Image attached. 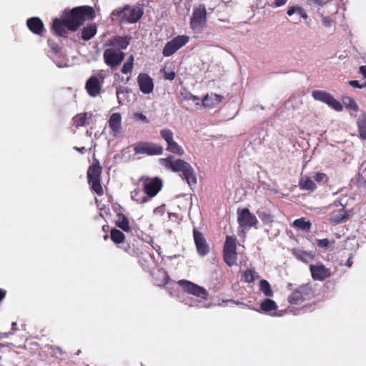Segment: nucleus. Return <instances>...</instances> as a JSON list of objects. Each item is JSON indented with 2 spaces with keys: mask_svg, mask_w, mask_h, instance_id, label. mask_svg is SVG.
I'll use <instances>...</instances> for the list:
<instances>
[{
  "mask_svg": "<svg viewBox=\"0 0 366 366\" xmlns=\"http://www.w3.org/2000/svg\"><path fill=\"white\" fill-rule=\"evenodd\" d=\"M310 269L312 278L315 280L322 281L331 275L330 269L326 267L321 262L310 264Z\"/></svg>",
  "mask_w": 366,
  "mask_h": 366,
  "instance_id": "a211bd4d",
  "label": "nucleus"
},
{
  "mask_svg": "<svg viewBox=\"0 0 366 366\" xmlns=\"http://www.w3.org/2000/svg\"><path fill=\"white\" fill-rule=\"evenodd\" d=\"M97 34V26L94 24H90L82 29L81 38L84 41H88L93 38Z\"/></svg>",
  "mask_w": 366,
  "mask_h": 366,
  "instance_id": "c85d7f7f",
  "label": "nucleus"
},
{
  "mask_svg": "<svg viewBox=\"0 0 366 366\" xmlns=\"http://www.w3.org/2000/svg\"><path fill=\"white\" fill-rule=\"evenodd\" d=\"M131 198L138 204H143L150 200L144 190L139 188L135 189L131 192Z\"/></svg>",
  "mask_w": 366,
  "mask_h": 366,
  "instance_id": "a878e982",
  "label": "nucleus"
},
{
  "mask_svg": "<svg viewBox=\"0 0 366 366\" xmlns=\"http://www.w3.org/2000/svg\"><path fill=\"white\" fill-rule=\"evenodd\" d=\"M320 16L322 18V25L325 27L330 28L332 26L334 23V20L330 18L329 16H327L325 14V11H322V12L320 13Z\"/></svg>",
  "mask_w": 366,
  "mask_h": 366,
  "instance_id": "37998d69",
  "label": "nucleus"
},
{
  "mask_svg": "<svg viewBox=\"0 0 366 366\" xmlns=\"http://www.w3.org/2000/svg\"><path fill=\"white\" fill-rule=\"evenodd\" d=\"M292 226L302 231L308 232L311 229L312 223L310 221H307L305 218H300L293 222Z\"/></svg>",
  "mask_w": 366,
  "mask_h": 366,
  "instance_id": "c756f323",
  "label": "nucleus"
},
{
  "mask_svg": "<svg viewBox=\"0 0 366 366\" xmlns=\"http://www.w3.org/2000/svg\"><path fill=\"white\" fill-rule=\"evenodd\" d=\"M176 76V74L173 71H164V77L167 80H173Z\"/></svg>",
  "mask_w": 366,
  "mask_h": 366,
  "instance_id": "8fccbe9b",
  "label": "nucleus"
},
{
  "mask_svg": "<svg viewBox=\"0 0 366 366\" xmlns=\"http://www.w3.org/2000/svg\"><path fill=\"white\" fill-rule=\"evenodd\" d=\"M334 242H335L333 240L331 241L328 239H317L318 247L322 249H327L329 247L333 244Z\"/></svg>",
  "mask_w": 366,
  "mask_h": 366,
  "instance_id": "c03bdc74",
  "label": "nucleus"
},
{
  "mask_svg": "<svg viewBox=\"0 0 366 366\" xmlns=\"http://www.w3.org/2000/svg\"><path fill=\"white\" fill-rule=\"evenodd\" d=\"M109 127L114 135H117L122 130V116L119 113H113L108 121Z\"/></svg>",
  "mask_w": 366,
  "mask_h": 366,
  "instance_id": "5701e85b",
  "label": "nucleus"
},
{
  "mask_svg": "<svg viewBox=\"0 0 366 366\" xmlns=\"http://www.w3.org/2000/svg\"><path fill=\"white\" fill-rule=\"evenodd\" d=\"M300 186L302 189L313 191L316 188L315 182L308 177L304 176L300 180Z\"/></svg>",
  "mask_w": 366,
  "mask_h": 366,
  "instance_id": "7c9ffc66",
  "label": "nucleus"
},
{
  "mask_svg": "<svg viewBox=\"0 0 366 366\" xmlns=\"http://www.w3.org/2000/svg\"><path fill=\"white\" fill-rule=\"evenodd\" d=\"M287 312H290V313H293L294 315H297L298 314L299 312H293L292 310L290 309H287Z\"/></svg>",
  "mask_w": 366,
  "mask_h": 366,
  "instance_id": "69168bd1",
  "label": "nucleus"
},
{
  "mask_svg": "<svg viewBox=\"0 0 366 366\" xmlns=\"http://www.w3.org/2000/svg\"><path fill=\"white\" fill-rule=\"evenodd\" d=\"M300 11H296L295 14H297V15H299L300 17H302V19H307L308 16L307 14V13L305 12V11L300 6Z\"/></svg>",
  "mask_w": 366,
  "mask_h": 366,
  "instance_id": "864d4df0",
  "label": "nucleus"
},
{
  "mask_svg": "<svg viewBox=\"0 0 366 366\" xmlns=\"http://www.w3.org/2000/svg\"><path fill=\"white\" fill-rule=\"evenodd\" d=\"M222 99L223 97L221 95L213 93L207 94L203 97L202 104L206 108L212 109L218 105Z\"/></svg>",
  "mask_w": 366,
  "mask_h": 366,
  "instance_id": "4be33fe9",
  "label": "nucleus"
},
{
  "mask_svg": "<svg viewBox=\"0 0 366 366\" xmlns=\"http://www.w3.org/2000/svg\"><path fill=\"white\" fill-rule=\"evenodd\" d=\"M331 12L333 14H336L337 12V8L335 6H333L332 9H331Z\"/></svg>",
  "mask_w": 366,
  "mask_h": 366,
  "instance_id": "e2e57ef3",
  "label": "nucleus"
},
{
  "mask_svg": "<svg viewBox=\"0 0 366 366\" xmlns=\"http://www.w3.org/2000/svg\"><path fill=\"white\" fill-rule=\"evenodd\" d=\"M134 57L133 55H130L126 62L123 64L122 68V72L124 74L131 73L134 66Z\"/></svg>",
  "mask_w": 366,
  "mask_h": 366,
  "instance_id": "58836bf2",
  "label": "nucleus"
},
{
  "mask_svg": "<svg viewBox=\"0 0 366 366\" xmlns=\"http://www.w3.org/2000/svg\"><path fill=\"white\" fill-rule=\"evenodd\" d=\"M329 209H332L329 219L331 224H338L347 219L348 213L342 203L335 202L332 205L329 206Z\"/></svg>",
  "mask_w": 366,
  "mask_h": 366,
  "instance_id": "f3484780",
  "label": "nucleus"
},
{
  "mask_svg": "<svg viewBox=\"0 0 366 366\" xmlns=\"http://www.w3.org/2000/svg\"><path fill=\"white\" fill-rule=\"evenodd\" d=\"M49 353L51 356L59 358V356L62 354V351L59 347H54L52 346H47V354Z\"/></svg>",
  "mask_w": 366,
  "mask_h": 366,
  "instance_id": "a18cd8bd",
  "label": "nucleus"
},
{
  "mask_svg": "<svg viewBox=\"0 0 366 366\" xmlns=\"http://www.w3.org/2000/svg\"><path fill=\"white\" fill-rule=\"evenodd\" d=\"M178 285H180L184 290V292L194 295L198 298L199 300H185V304L188 305L190 307H209V304L204 302V300L207 299L208 292L207 291L202 287H200L190 281L181 280L178 282Z\"/></svg>",
  "mask_w": 366,
  "mask_h": 366,
  "instance_id": "20e7f679",
  "label": "nucleus"
},
{
  "mask_svg": "<svg viewBox=\"0 0 366 366\" xmlns=\"http://www.w3.org/2000/svg\"><path fill=\"white\" fill-rule=\"evenodd\" d=\"M207 22V11L204 6L194 9L190 19V26L193 31L200 32L205 26Z\"/></svg>",
  "mask_w": 366,
  "mask_h": 366,
  "instance_id": "9d476101",
  "label": "nucleus"
},
{
  "mask_svg": "<svg viewBox=\"0 0 366 366\" xmlns=\"http://www.w3.org/2000/svg\"><path fill=\"white\" fill-rule=\"evenodd\" d=\"M348 84L353 88L363 89L366 87V81L360 82L357 80H351Z\"/></svg>",
  "mask_w": 366,
  "mask_h": 366,
  "instance_id": "49530a36",
  "label": "nucleus"
},
{
  "mask_svg": "<svg viewBox=\"0 0 366 366\" xmlns=\"http://www.w3.org/2000/svg\"><path fill=\"white\" fill-rule=\"evenodd\" d=\"M91 118L92 114L90 113H80L73 118V126H74L76 129L80 127H84L89 124Z\"/></svg>",
  "mask_w": 366,
  "mask_h": 366,
  "instance_id": "393cba45",
  "label": "nucleus"
},
{
  "mask_svg": "<svg viewBox=\"0 0 366 366\" xmlns=\"http://www.w3.org/2000/svg\"><path fill=\"white\" fill-rule=\"evenodd\" d=\"M130 89L126 86H118L116 89L117 99L119 104H122L129 93Z\"/></svg>",
  "mask_w": 366,
  "mask_h": 366,
  "instance_id": "2f4dec72",
  "label": "nucleus"
},
{
  "mask_svg": "<svg viewBox=\"0 0 366 366\" xmlns=\"http://www.w3.org/2000/svg\"><path fill=\"white\" fill-rule=\"evenodd\" d=\"M133 118L137 120V121H140V122H144V123H147L148 122V119H147V117L143 114L142 113H134L133 114Z\"/></svg>",
  "mask_w": 366,
  "mask_h": 366,
  "instance_id": "09e8293b",
  "label": "nucleus"
},
{
  "mask_svg": "<svg viewBox=\"0 0 366 366\" xmlns=\"http://www.w3.org/2000/svg\"><path fill=\"white\" fill-rule=\"evenodd\" d=\"M143 14L142 11L139 7H132L126 6L112 11V16H117L122 23L134 24L137 22Z\"/></svg>",
  "mask_w": 366,
  "mask_h": 366,
  "instance_id": "39448f33",
  "label": "nucleus"
},
{
  "mask_svg": "<svg viewBox=\"0 0 366 366\" xmlns=\"http://www.w3.org/2000/svg\"><path fill=\"white\" fill-rule=\"evenodd\" d=\"M110 237L112 240L116 244L122 243L125 238L124 234L117 229H112Z\"/></svg>",
  "mask_w": 366,
  "mask_h": 366,
  "instance_id": "e433bc0d",
  "label": "nucleus"
},
{
  "mask_svg": "<svg viewBox=\"0 0 366 366\" xmlns=\"http://www.w3.org/2000/svg\"><path fill=\"white\" fill-rule=\"evenodd\" d=\"M300 11V6H290L288 8L287 11V14L288 16H292L293 14H295L296 11Z\"/></svg>",
  "mask_w": 366,
  "mask_h": 366,
  "instance_id": "3c124183",
  "label": "nucleus"
},
{
  "mask_svg": "<svg viewBox=\"0 0 366 366\" xmlns=\"http://www.w3.org/2000/svg\"><path fill=\"white\" fill-rule=\"evenodd\" d=\"M311 3H313L317 5H322L324 4L327 3L330 0H308Z\"/></svg>",
  "mask_w": 366,
  "mask_h": 366,
  "instance_id": "4d7b16f0",
  "label": "nucleus"
},
{
  "mask_svg": "<svg viewBox=\"0 0 366 366\" xmlns=\"http://www.w3.org/2000/svg\"><path fill=\"white\" fill-rule=\"evenodd\" d=\"M312 96L315 100L327 104L337 112H342L343 110V105L341 102L327 92L315 90L312 92Z\"/></svg>",
  "mask_w": 366,
  "mask_h": 366,
  "instance_id": "f8f14e48",
  "label": "nucleus"
},
{
  "mask_svg": "<svg viewBox=\"0 0 366 366\" xmlns=\"http://www.w3.org/2000/svg\"><path fill=\"white\" fill-rule=\"evenodd\" d=\"M352 264V261L350 259V258H349L347 261V267H351Z\"/></svg>",
  "mask_w": 366,
  "mask_h": 366,
  "instance_id": "0e129e2a",
  "label": "nucleus"
},
{
  "mask_svg": "<svg viewBox=\"0 0 366 366\" xmlns=\"http://www.w3.org/2000/svg\"><path fill=\"white\" fill-rule=\"evenodd\" d=\"M259 290L266 297H272L273 295V291L271 289V286H270L269 283L265 280H260Z\"/></svg>",
  "mask_w": 366,
  "mask_h": 366,
  "instance_id": "f704fd0d",
  "label": "nucleus"
},
{
  "mask_svg": "<svg viewBox=\"0 0 366 366\" xmlns=\"http://www.w3.org/2000/svg\"><path fill=\"white\" fill-rule=\"evenodd\" d=\"M305 307L306 306H304L301 309L297 310V311L300 312V310H304Z\"/></svg>",
  "mask_w": 366,
  "mask_h": 366,
  "instance_id": "774afa93",
  "label": "nucleus"
},
{
  "mask_svg": "<svg viewBox=\"0 0 366 366\" xmlns=\"http://www.w3.org/2000/svg\"><path fill=\"white\" fill-rule=\"evenodd\" d=\"M133 147L136 154L159 155L163 152L161 146L152 142H138Z\"/></svg>",
  "mask_w": 366,
  "mask_h": 366,
  "instance_id": "dca6fc26",
  "label": "nucleus"
},
{
  "mask_svg": "<svg viewBox=\"0 0 366 366\" xmlns=\"http://www.w3.org/2000/svg\"><path fill=\"white\" fill-rule=\"evenodd\" d=\"M94 10L89 6H81L63 11L61 18L53 20L51 31L59 36L66 38L69 31H76L86 20L94 19Z\"/></svg>",
  "mask_w": 366,
  "mask_h": 366,
  "instance_id": "f257e3e1",
  "label": "nucleus"
},
{
  "mask_svg": "<svg viewBox=\"0 0 366 366\" xmlns=\"http://www.w3.org/2000/svg\"><path fill=\"white\" fill-rule=\"evenodd\" d=\"M313 292L311 287L308 285H304L294 290L288 296V302L292 305H298L305 300L312 297Z\"/></svg>",
  "mask_w": 366,
  "mask_h": 366,
  "instance_id": "1a4fd4ad",
  "label": "nucleus"
},
{
  "mask_svg": "<svg viewBox=\"0 0 366 366\" xmlns=\"http://www.w3.org/2000/svg\"><path fill=\"white\" fill-rule=\"evenodd\" d=\"M104 75L99 72L92 76L86 82L85 89L89 96L92 97H97L102 90L104 84Z\"/></svg>",
  "mask_w": 366,
  "mask_h": 366,
  "instance_id": "4468645a",
  "label": "nucleus"
},
{
  "mask_svg": "<svg viewBox=\"0 0 366 366\" xmlns=\"http://www.w3.org/2000/svg\"><path fill=\"white\" fill-rule=\"evenodd\" d=\"M278 308L277 303L269 298L262 301L260 303V310L269 315H276V311Z\"/></svg>",
  "mask_w": 366,
  "mask_h": 366,
  "instance_id": "b1692460",
  "label": "nucleus"
},
{
  "mask_svg": "<svg viewBox=\"0 0 366 366\" xmlns=\"http://www.w3.org/2000/svg\"><path fill=\"white\" fill-rule=\"evenodd\" d=\"M159 274H160L162 276V277H163V280H162V283L163 285L167 284V283L168 282V281H169V276L167 275V274L164 271L159 272Z\"/></svg>",
  "mask_w": 366,
  "mask_h": 366,
  "instance_id": "6e6d98bb",
  "label": "nucleus"
},
{
  "mask_svg": "<svg viewBox=\"0 0 366 366\" xmlns=\"http://www.w3.org/2000/svg\"><path fill=\"white\" fill-rule=\"evenodd\" d=\"M236 239L227 236L224 246V259L229 266L237 263Z\"/></svg>",
  "mask_w": 366,
  "mask_h": 366,
  "instance_id": "2eb2a0df",
  "label": "nucleus"
},
{
  "mask_svg": "<svg viewBox=\"0 0 366 366\" xmlns=\"http://www.w3.org/2000/svg\"><path fill=\"white\" fill-rule=\"evenodd\" d=\"M312 96L315 100L327 104L337 112H342L343 110V105L341 102L327 92L315 90L312 92Z\"/></svg>",
  "mask_w": 366,
  "mask_h": 366,
  "instance_id": "9b49d317",
  "label": "nucleus"
},
{
  "mask_svg": "<svg viewBox=\"0 0 366 366\" xmlns=\"http://www.w3.org/2000/svg\"><path fill=\"white\" fill-rule=\"evenodd\" d=\"M358 182L366 184V161L364 162L359 169Z\"/></svg>",
  "mask_w": 366,
  "mask_h": 366,
  "instance_id": "79ce46f5",
  "label": "nucleus"
},
{
  "mask_svg": "<svg viewBox=\"0 0 366 366\" xmlns=\"http://www.w3.org/2000/svg\"><path fill=\"white\" fill-rule=\"evenodd\" d=\"M257 277V272L252 269H249L242 273V278L244 282H253L255 278Z\"/></svg>",
  "mask_w": 366,
  "mask_h": 366,
  "instance_id": "ea45409f",
  "label": "nucleus"
},
{
  "mask_svg": "<svg viewBox=\"0 0 366 366\" xmlns=\"http://www.w3.org/2000/svg\"><path fill=\"white\" fill-rule=\"evenodd\" d=\"M26 25L29 29L34 34H41L44 28V22L38 17H31L26 21Z\"/></svg>",
  "mask_w": 366,
  "mask_h": 366,
  "instance_id": "412c9836",
  "label": "nucleus"
},
{
  "mask_svg": "<svg viewBox=\"0 0 366 366\" xmlns=\"http://www.w3.org/2000/svg\"><path fill=\"white\" fill-rule=\"evenodd\" d=\"M5 296V292L0 289V301L4 299Z\"/></svg>",
  "mask_w": 366,
  "mask_h": 366,
  "instance_id": "052dcab7",
  "label": "nucleus"
},
{
  "mask_svg": "<svg viewBox=\"0 0 366 366\" xmlns=\"http://www.w3.org/2000/svg\"><path fill=\"white\" fill-rule=\"evenodd\" d=\"M74 149L77 150L78 152H79L81 153H84L85 151V147H75Z\"/></svg>",
  "mask_w": 366,
  "mask_h": 366,
  "instance_id": "bf43d9fd",
  "label": "nucleus"
},
{
  "mask_svg": "<svg viewBox=\"0 0 366 366\" xmlns=\"http://www.w3.org/2000/svg\"><path fill=\"white\" fill-rule=\"evenodd\" d=\"M342 103L345 107L351 112H357L359 109L358 105L355 101L350 97H344L342 98Z\"/></svg>",
  "mask_w": 366,
  "mask_h": 366,
  "instance_id": "72a5a7b5",
  "label": "nucleus"
},
{
  "mask_svg": "<svg viewBox=\"0 0 366 366\" xmlns=\"http://www.w3.org/2000/svg\"><path fill=\"white\" fill-rule=\"evenodd\" d=\"M130 38L128 36H115L109 39L105 44L103 54L104 63L114 68L123 61L125 54L122 51L129 46Z\"/></svg>",
  "mask_w": 366,
  "mask_h": 366,
  "instance_id": "f03ea898",
  "label": "nucleus"
},
{
  "mask_svg": "<svg viewBox=\"0 0 366 366\" xmlns=\"http://www.w3.org/2000/svg\"><path fill=\"white\" fill-rule=\"evenodd\" d=\"M314 178L318 183L325 182L327 179L326 174L322 172H317Z\"/></svg>",
  "mask_w": 366,
  "mask_h": 366,
  "instance_id": "de8ad7c7",
  "label": "nucleus"
},
{
  "mask_svg": "<svg viewBox=\"0 0 366 366\" xmlns=\"http://www.w3.org/2000/svg\"><path fill=\"white\" fill-rule=\"evenodd\" d=\"M166 149L179 156H182L184 154L183 148L174 140L167 145Z\"/></svg>",
  "mask_w": 366,
  "mask_h": 366,
  "instance_id": "473e14b6",
  "label": "nucleus"
},
{
  "mask_svg": "<svg viewBox=\"0 0 366 366\" xmlns=\"http://www.w3.org/2000/svg\"><path fill=\"white\" fill-rule=\"evenodd\" d=\"M288 0H274V6L275 7H281L287 4Z\"/></svg>",
  "mask_w": 366,
  "mask_h": 366,
  "instance_id": "5fc2aeb1",
  "label": "nucleus"
},
{
  "mask_svg": "<svg viewBox=\"0 0 366 366\" xmlns=\"http://www.w3.org/2000/svg\"><path fill=\"white\" fill-rule=\"evenodd\" d=\"M16 322H12V330H15L14 327H16Z\"/></svg>",
  "mask_w": 366,
  "mask_h": 366,
  "instance_id": "338daca9",
  "label": "nucleus"
},
{
  "mask_svg": "<svg viewBox=\"0 0 366 366\" xmlns=\"http://www.w3.org/2000/svg\"><path fill=\"white\" fill-rule=\"evenodd\" d=\"M102 173V167L98 162H94L88 169L87 178L89 184L92 189L98 195L103 194V188L100 184V176Z\"/></svg>",
  "mask_w": 366,
  "mask_h": 366,
  "instance_id": "423d86ee",
  "label": "nucleus"
},
{
  "mask_svg": "<svg viewBox=\"0 0 366 366\" xmlns=\"http://www.w3.org/2000/svg\"><path fill=\"white\" fill-rule=\"evenodd\" d=\"M120 247L122 249H123L125 252H127L129 254H130L131 255H135L136 254V252H135L134 249H132L131 247L128 244H122V246H120Z\"/></svg>",
  "mask_w": 366,
  "mask_h": 366,
  "instance_id": "603ef678",
  "label": "nucleus"
},
{
  "mask_svg": "<svg viewBox=\"0 0 366 366\" xmlns=\"http://www.w3.org/2000/svg\"><path fill=\"white\" fill-rule=\"evenodd\" d=\"M194 239L197 249L198 253L201 256H204L209 252V248L207 244V242L202 234L197 232L196 229H194Z\"/></svg>",
  "mask_w": 366,
  "mask_h": 366,
  "instance_id": "aec40b11",
  "label": "nucleus"
},
{
  "mask_svg": "<svg viewBox=\"0 0 366 366\" xmlns=\"http://www.w3.org/2000/svg\"><path fill=\"white\" fill-rule=\"evenodd\" d=\"M160 165L168 170L178 173L181 178L186 181L188 185L192 188L197 184L195 172L190 164L183 159L169 155L166 158L159 160Z\"/></svg>",
  "mask_w": 366,
  "mask_h": 366,
  "instance_id": "7ed1b4c3",
  "label": "nucleus"
},
{
  "mask_svg": "<svg viewBox=\"0 0 366 366\" xmlns=\"http://www.w3.org/2000/svg\"><path fill=\"white\" fill-rule=\"evenodd\" d=\"M116 225L125 232H128L130 229L128 219L122 214L118 215Z\"/></svg>",
  "mask_w": 366,
  "mask_h": 366,
  "instance_id": "4c0bfd02",
  "label": "nucleus"
},
{
  "mask_svg": "<svg viewBox=\"0 0 366 366\" xmlns=\"http://www.w3.org/2000/svg\"><path fill=\"white\" fill-rule=\"evenodd\" d=\"M137 83L140 91L144 94H149L154 90L153 79L147 74H139L137 77Z\"/></svg>",
  "mask_w": 366,
  "mask_h": 366,
  "instance_id": "6ab92c4d",
  "label": "nucleus"
},
{
  "mask_svg": "<svg viewBox=\"0 0 366 366\" xmlns=\"http://www.w3.org/2000/svg\"><path fill=\"white\" fill-rule=\"evenodd\" d=\"M179 97L182 101L191 100L194 102L196 105H199L202 102L199 97L187 91L181 92Z\"/></svg>",
  "mask_w": 366,
  "mask_h": 366,
  "instance_id": "c9c22d12",
  "label": "nucleus"
},
{
  "mask_svg": "<svg viewBox=\"0 0 366 366\" xmlns=\"http://www.w3.org/2000/svg\"><path fill=\"white\" fill-rule=\"evenodd\" d=\"M237 222L241 228L240 233L242 236H244L246 230L252 227H256L258 223L257 217L247 208L237 210Z\"/></svg>",
  "mask_w": 366,
  "mask_h": 366,
  "instance_id": "6e6552de",
  "label": "nucleus"
},
{
  "mask_svg": "<svg viewBox=\"0 0 366 366\" xmlns=\"http://www.w3.org/2000/svg\"><path fill=\"white\" fill-rule=\"evenodd\" d=\"M359 72L362 74L363 77L366 79V66H361L359 68Z\"/></svg>",
  "mask_w": 366,
  "mask_h": 366,
  "instance_id": "13d9d810",
  "label": "nucleus"
},
{
  "mask_svg": "<svg viewBox=\"0 0 366 366\" xmlns=\"http://www.w3.org/2000/svg\"><path fill=\"white\" fill-rule=\"evenodd\" d=\"M189 41V36L187 35H179L171 41H168L162 50L164 56H170L174 54L180 48L187 44Z\"/></svg>",
  "mask_w": 366,
  "mask_h": 366,
  "instance_id": "ddd939ff",
  "label": "nucleus"
},
{
  "mask_svg": "<svg viewBox=\"0 0 366 366\" xmlns=\"http://www.w3.org/2000/svg\"><path fill=\"white\" fill-rule=\"evenodd\" d=\"M162 138L166 142L167 145L174 140L173 132L169 129H164L160 131Z\"/></svg>",
  "mask_w": 366,
  "mask_h": 366,
  "instance_id": "a19ab883",
  "label": "nucleus"
},
{
  "mask_svg": "<svg viewBox=\"0 0 366 366\" xmlns=\"http://www.w3.org/2000/svg\"><path fill=\"white\" fill-rule=\"evenodd\" d=\"M292 254L297 259H298L304 262H309L314 258V255L312 253H310L309 252L304 251L300 249H293Z\"/></svg>",
  "mask_w": 366,
  "mask_h": 366,
  "instance_id": "cd10ccee",
  "label": "nucleus"
},
{
  "mask_svg": "<svg viewBox=\"0 0 366 366\" xmlns=\"http://www.w3.org/2000/svg\"><path fill=\"white\" fill-rule=\"evenodd\" d=\"M357 124L360 137L362 139H366V114L362 112L357 118Z\"/></svg>",
  "mask_w": 366,
  "mask_h": 366,
  "instance_id": "bb28decb",
  "label": "nucleus"
},
{
  "mask_svg": "<svg viewBox=\"0 0 366 366\" xmlns=\"http://www.w3.org/2000/svg\"><path fill=\"white\" fill-rule=\"evenodd\" d=\"M138 181L142 183V189L150 199L159 192L163 186L162 180L157 177H149L143 176Z\"/></svg>",
  "mask_w": 366,
  "mask_h": 366,
  "instance_id": "0eeeda50",
  "label": "nucleus"
},
{
  "mask_svg": "<svg viewBox=\"0 0 366 366\" xmlns=\"http://www.w3.org/2000/svg\"><path fill=\"white\" fill-rule=\"evenodd\" d=\"M152 247L157 251L159 252V251L161 249V247L160 246L157 245V244H152Z\"/></svg>",
  "mask_w": 366,
  "mask_h": 366,
  "instance_id": "680f3d73",
  "label": "nucleus"
}]
</instances>
